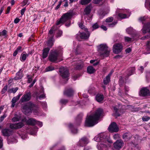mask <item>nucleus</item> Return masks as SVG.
<instances>
[{
  "instance_id": "1",
  "label": "nucleus",
  "mask_w": 150,
  "mask_h": 150,
  "mask_svg": "<svg viewBox=\"0 0 150 150\" xmlns=\"http://www.w3.org/2000/svg\"><path fill=\"white\" fill-rule=\"evenodd\" d=\"M103 109L99 108L97 109L95 114L91 115L86 118L85 126L87 127H91L97 123V121L103 112Z\"/></svg>"
},
{
  "instance_id": "2",
  "label": "nucleus",
  "mask_w": 150,
  "mask_h": 150,
  "mask_svg": "<svg viewBox=\"0 0 150 150\" xmlns=\"http://www.w3.org/2000/svg\"><path fill=\"white\" fill-rule=\"evenodd\" d=\"M98 141L100 142L98 147L99 150H107L108 147L110 146V143L112 142L109 141L108 137H106V134L101 133L98 137Z\"/></svg>"
},
{
  "instance_id": "3",
  "label": "nucleus",
  "mask_w": 150,
  "mask_h": 150,
  "mask_svg": "<svg viewBox=\"0 0 150 150\" xmlns=\"http://www.w3.org/2000/svg\"><path fill=\"white\" fill-rule=\"evenodd\" d=\"M73 15V14L72 12H68L64 13L59 20L57 21L56 25L63 24L66 21L71 19Z\"/></svg>"
},
{
  "instance_id": "4",
  "label": "nucleus",
  "mask_w": 150,
  "mask_h": 150,
  "mask_svg": "<svg viewBox=\"0 0 150 150\" xmlns=\"http://www.w3.org/2000/svg\"><path fill=\"white\" fill-rule=\"evenodd\" d=\"M98 51L100 54V57H107L109 54L110 50L106 44H102L98 47Z\"/></svg>"
},
{
  "instance_id": "5",
  "label": "nucleus",
  "mask_w": 150,
  "mask_h": 150,
  "mask_svg": "<svg viewBox=\"0 0 150 150\" xmlns=\"http://www.w3.org/2000/svg\"><path fill=\"white\" fill-rule=\"evenodd\" d=\"M59 52L57 50H55L51 52L49 55L48 59L51 62L57 63L60 61L62 60V59H60L58 58Z\"/></svg>"
},
{
  "instance_id": "6",
  "label": "nucleus",
  "mask_w": 150,
  "mask_h": 150,
  "mask_svg": "<svg viewBox=\"0 0 150 150\" xmlns=\"http://www.w3.org/2000/svg\"><path fill=\"white\" fill-rule=\"evenodd\" d=\"M34 105L30 102L23 107V112L26 115H28L31 113Z\"/></svg>"
},
{
  "instance_id": "7",
  "label": "nucleus",
  "mask_w": 150,
  "mask_h": 150,
  "mask_svg": "<svg viewBox=\"0 0 150 150\" xmlns=\"http://www.w3.org/2000/svg\"><path fill=\"white\" fill-rule=\"evenodd\" d=\"M86 33L84 32L80 33L77 34L76 35V38L79 41H80V39L86 40L88 39L90 35V33L88 30Z\"/></svg>"
},
{
  "instance_id": "8",
  "label": "nucleus",
  "mask_w": 150,
  "mask_h": 150,
  "mask_svg": "<svg viewBox=\"0 0 150 150\" xmlns=\"http://www.w3.org/2000/svg\"><path fill=\"white\" fill-rule=\"evenodd\" d=\"M61 76L63 78H67L69 75V70L67 67H61L59 69Z\"/></svg>"
},
{
  "instance_id": "9",
  "label": "nucleus",
  "mask_w": 150,
  "mask_h": 150,
  "mask_svg": "<svg viewBox=\"0 0 150 150\" xmlns=\"http://www.w3.org/2000/svg\"><path fill=\"white\" fill-rule=\"evenodd\" d=\"M109 131L111 132H117L119 130V128L115 122H112L108 128Z\"/></svg>"
},
{
  "instance_id": "10",
  "label": "nucleus",
  "mask_w": 150,
  "mask_h": 150,
  "mask_svg": "<svg viewBox=\"0 0 150 150\" xmlns=\"http://www.w3.org/2000/svg\"><path fill=\"white\" fill-rule=\"evenodd\" d=\"M122 50V46L120 43L116 44L113 46V52L116 54L120 52Z\"/></svg>"
},
{
  "instance_id": "11",
  "label": "nucleus",
  "mask_w": 150,
  "mask_h": 150,
  "mask_svg": "<svg viewBox=\"0 0 150 150\" xmlns=\"http://www.w3.org/2000/svg\"><path fill=\"white\" fill-rule=\"evenodd\" d=\"M31 98L30 93L29 92L26 93L21 97L20 102L21 103H23L29 100Z\"/></svg>"
},
{
  "instance_id": "12",
  "label": "nucleus",
  "mask_w": 150,
  "mask_h": 150,
  "mask_svg": "<svg viewBox=\"0 0 150 150\" xmlns=\"http://www.w3.org/2000/svg\"><path fill=\"white\" fill-rule=\"evenodd\" d=\"M22 122H25L28 125H34L36 124L37 120L33 118H30L27 120L26 118H24L22 120Z\"/></svg>"
},
{
  "instance_id": "13",
  "label": "nucleus",
  "mask_w": 150,
  "mask_h": 150,
  "mask_svg": "<svg viewBox=\"0 0 150 150\" xmlns=\"http://www.w3.org/2000/svg\"><path fill=\"white\" fill-rule=\"evenodd\" d=\"M23 122H20L17 123L11 124L10 125V127L11 129H18L24 126Z\"/></svg>"
},
{
  "instance_id": "14",
  "label": "nucleus",
  "mask_w": 150,
  "mask_h": 150,
  "mask_svg": "<svg viewBox=\"0 0 150 150\" xmlns=\"http://www.w3.org/2000/svg\"><path fill=\"white\" fill-rule=\"evenodd\" d=\"M139 94L143 96H150L149 90L146 88H142L140 91Z\"/></svg>"
},
{
  "instance_id": "15",
  "label": "nucleus",
  "mask_w": 150,
  "mask_h": 150,
  "mask_svg": "<svg viewBox=\"0 0 150 150\" xmlns=\"http://www.w3.org/2000/svg\"><path fill=\"white\" fill-rule=\"evenodd\" d=\"M1 132L4 136L8 137L12 134V131L9 129H4L2 130Z\"/></svg>"
},
{
  "instance_id": "16",
  "label": "nucleus",
  "mask_w": 150,
  "mask_h": 150,
  "mask_svg": "<svg viewBox=\"0 0 150 150\" xmlns=\"http://www.w3.org/2000/svg\"><path fill=\"white\" fill-rule=\"evenodd\" d=\"M142 30L144 34L150 32V22L144 24Z\"/></svg>"
},
{
  "instance_id": "17",
  "label": "nucleus",
  "mask_w": 150,
  "mask_h": 150,
  "mask_svg": "<svg viewBox=\"0 0 150 150\" xmlns=\"http://www.w3.org/2000/svg\"><path fill=\"white\" fill-rule=\"evenodd\" d=\"M123 144V142L122 140H117L114 143V147L115 149H118L121 147Z\"/></svg>"
},
{
  "instance_id": "18",
  "label": "nucleus",
  "mask_w": 150,
  "mask_h": 150,
  "mask_svg": "<svg viewBox=\"0 0 150 150\" xmlns=\"http://www.w3.org/2000/svg\"><path fill=\"white\" fill-rule=\"evenodd\" d=\"M132 137V135L129 132H127L123 134L122 138L126 141L130 140Z\"/></svg>"
},
{
  "instance_id": "19",
  "label": "nucleus",
  "mask_w": 150,
  "mask_h": 150,
  "mask_svg": "<svg viewBox=\"0 0 150 150\" xmlns=\"http://www.w3.org/2000/svg\"><path fill=\"white\" fill-rule=\"evenodd\" d=\"M22 95L21 94H20L18 95L16 97H14L13 98H12V100H11V102L12 103V105H11V107L12 108H13L15 105V103L16 102L19 100V99L20 97Z\"/></svg>"
},
{
  "instance_id": "20",
  "label": "nucleus",
  "mask_w": 150,
  "mask_h": 150,
  "mask_svg": "<svg viewBox=\"0 0 150 150\" xmlns=\"http://www.w3.org/2000/svg\"><path fill=\"white\" fill-rule=\"evenodd\" d=\"M74 93V91L71 88L67 89L64 92V94L68 97H70L73 96Z\"/></svg>"
},
{
  "instance_id": "21",
  "label": "nucleus",
  "mask_w": 150,
  "mask_h": 150,
  "mask_svg": "<svg viewBox=\"0 0 150 150\" xmlns=\"http://www.w3.org/2000/svg\"><path fill=\"white\" fill-rule=\"evenodd\" d=\"M50 50V48L49 47L45 48L43 50L42 57L43 58L45 59L47 57Z\"/></svg>"
},
{
  "instance_id": "22",
  "label": "nucleus",
  "mask_w": 150,
  "mask_h": 150,
  "mask_svg": "<svg viewBox=\"0 0 150 150\" xmlns=\"http://www.w3.org/2000/svg\"><path fill=\"white\" fill-rule=\"evenodd\" d=\"M21 69H20L16 73V76L13 79L15 80L20 79L23 76L22 71H21Z\"/></svg>"
},
{
  "instance_id": "23",
  "label": "nucleus",
  "mask_w": 150,
  "mask_h": 150,
  "mask_svg": "<svg viewBox=\"0 0 150 150\" xmlns=\"http://www.w3.org/2000/svg\"><path fill=\"white\" fill-rule=\"evenodd\" d=\"M104 97L103 94H98L96 96V100L99 103H103Z\"/></svg>"
},
{
  "instance_id": "24",
  "label": "nucleus",
  "mask_w": 150,
  "mask_h": 150,
  "mask_svg": "<svg viewBox=\"0 0 150 150\" xmlns=\"http://www.w3.org/2000/svg\"><path fill=\"white\" fill-rule=\"evenodd\" d=\"M135 71V68L134 67L130 68L128 70L127 76L125 77L126 80L128 79V77L133 74Z\"/></svg>"
},
{
  "instance_id": "25",
  "label": "nucleus",
  "mask_w": 150,
  "mask_h": 150,
  "mask_svg": "<svg viewBox=\"0 0 150 150\" xmlns=\"http://www.w3.org/2000/svg\"><path fill=\"white\" fill-rule=\"evenodd\" d=\"M81 142H83L84 144H86L88 142V140L86 137H84L81 138L79 141V145L80 146H83V144H81Z\"/></svg>"
},
{
  "instance_id": "26",
  "label": "nucleus",
  "mask_w": 150,
  "mask_h": 150,
  "mask_svg": "<svg viewBox=\"0 0 150 150\" xmlns=\"http://www.w3.org/2000/svg\"><path fill=\"white\" fill-rule=\"evenodd\" d=\"M112 74V73L109 74L106 76L105 78H104L103 80V82L104 84H107L110 81V76Z\"/></svg>"
},
{
  "instance_id": "27",
  "label": "nucleus",
  "mask_w": 150,
  "mask_h": 150,
  "mask_svg": "<svg viewBox=\"0 0 150 150\" xmlns=\"http://www.w3.org/2000/svg\"><path fill=\"white\" fill-rule=\"evenodd\" d=\"M87 71L88 73L91 74L94 73L96 70L93 67L90 66L87 67Z\"/></svg>"
},
{
  "instance_id": "28",
  "label": "nucleus",
  "mask_w": 150,
  "mask_h": 150,
  "mask_svg": "<svg viewBox=\"0 0 150 150\" xmlns=\"http://www.w3.org/2000/svg\"><path fill=\"white\" fill-rule=\"evenodd\" d=\"M91 10V6H87L84 10L85 14L86 15L89 14L90 13Z\"/></svg>"
},
{
  "instance_id": "29",
  "label": "nucleus",
  "mask_w": 150,
  "mask_h": 150,
  "mask_svg": "<svg viewBox=\"0 0 150 150\" xmlns=\"http://www.w3.org/2000/svg\"><path fill=\"white\" fill-rule=\"evenodd\" d=\"M79 27L82 30H84L85 31H87L88 29L86 28L84 25H83V23L81 22H79L78 23Z\"/></svg>"
},
{
  "instance_id": "30",
  "label": "nucleus",
  "mask_w": 150,
  "mask_h": 150,
  "mask_svg": "<svg viewBox=\"0 0 150 150\" xmlns=\"http://www.w3.org/2000/svg\"><path fill=\"white\" fill-rule=\"evenodd\" d=\"M99 27V25L98 23H96L92 25V27L90 28V29L92 31H93L94 30L98 28Z\"/></svg>"
},
{
  "instance_id": "31",
  "label": "nucleus",
  "mask_w": 150,
  "mask_h": 150,
  "mask_svg": "<svg viewBox=\"0 0 150 150\" xmlns=\"http://www.w3.org/2000/svg\"><path fill=\"white\" fill-rule=\"evenodd\" d=\"M53 38H50V39L48 41L47 46V47L50 48L53 45Z\"/></svg>"
},
{
  "instance_id": "32",
  "label": "nucleus",
  "mask_w": 150,
  "mask_h": 150,
  "mask_svg": "<svg viewBox=\"0 0 150 150\" xmlns=\"http://www.w3.org/2000/svg\"><path fill=\"white\" fill-rule=\"evenodd\" d=\"M22 47L21 46H18L15 50L13 53V56H16L18 53L22 51Z\"/></svg>"
},
{
  "instance_id": "33",
  "label": "nucleus",
  "mask_w": 150,
  "mask_h": 150,
  "mask_svg": "<svg viewBox=\"0 0 150 150\" xmlns=\"http://www.w3.org/2000/svg\"><path fill=\"white\" fill-rule=\"evenodd\" d=\"M23 52L21 55L20 59L21 61H24L25 60L27 57L29 56V54H23Z\"/></svg>"
},
{
  "instance_id": "34",
  "label": "nucleus",
  "mask_w": 150,
  "mask_h": 150,
  "mask_svg": "<svg viewBox=\"0 0 150 150\" xmlns=\"http://www.w3.org/2000/svg\"><path fill=\"white\" fill-rule=\"evenodd\" d=\"M91 1V0H81L80 3L82 5H85L89 3Z\"/></svg>"
},
{
  "instance_id": "35",
  "label": "nucleus",
  "mask_w": 150,
  "mask_h": 150,
  "mask_svg": "<svg viewBox=\"0 0 150 150\" xmlns=\"http://www.w3.org/2000/svg\"><path fill=\"white\" fill-rule=\"evenodd\" d=\"M54 30L52 28L49 31L48 34V36L50 38H53L54 36Z\"/></svg>"
},
{
  "instance_id": "36",
  "label": "nucleus",
  "mask_w": 150,
  "mask_h": 150,
  "mask_svg": "<svg viewBox=\"0 0 150 150\" xmlns=\"http://www.w3.org/2000/svg\"><path fill=\"white\" fill-rule=\"evenodd\" d=\"M83 67V64L81 62V64L77 65L75 68L76 69L80 70L82 69Z\"/></svg>"
},
{
  "instance_id": "37",
  "label": "nucleus",
  "mask_w": 150,
  "mask_h": 150,
  "mask_svg": "<svg viewBox=\"0 0 150 150\" xmlns=\"http://www.w3.org/2000/svg\"><path fill=\"white\" fill-rule=\"evenodd\" d=\"M114 110L115 111V113L114 114L115 116L116 117L119 116L120 115V114L117 111V108L115 107H114Z\"/></svg>"
},
{
  "instance_id": "38",
  "label": "nucleus",
  "mask_w": 150,
  "mask_h": 150,
  "mask_svg": "<svg viewBox=\"0 0 150 150\" xmlns=\"http://www.w3.org/2000/svg\"><path fill=\"white\" fill-rule=\"evenodd\" d=\"M54 68L53 67L50 66L46 68V71H51L54 70Z\"/></svg>"
},
{
  "instance_id": "39",
  "label": "nucleus",
  "mask_w": 150,
  "mask_h": 150,
  "mask_svg": "<svg viewBox=\"0 0 150 150\" xmlns=\"http://www.w3.org/2000/svg\"><path fill=\"white\" fill-rule=\"evenodd\" d=\"M8 89V86L7 85L5 86L2 89L1 93L2 94L4 93L7 91Z\"/></svg>"
},
{
  "instance_id": "40",
  "label": "nucleus",
  "mask_w": 150,
  "mask_h": 150,
  "mask_svg": "<svg viewBox=\"0 0 150 150\" xmlns=\"http://www.w3.org/2000/svg\"><path fill=\"white\" fill-rule=\"evenodd\" d=\"M146 50L147 51H148L149 53H150V40L147 41L146 44Z\"/></svg>"
},
{
  "instance_id": "41",
  "label": "nucleus",
  "mask_w": 150,
  "mask_h": 150,
  "mask_svg": "<svg viewBox=\"0 0 150 150\" xmlns=\"http://www.w3.org/2000/svg\"><path fill=\"white\" fill-rule=\"evenodd\" d=\"M20 119V117L19 116H17L13 117L12 120L13 122H14L16 121H18Z\"/></svg>"
},
{
  "instance_id": "42",
  "label": "nucleus",
  "mask_w": 150,
  "mask_h": 150,
  "mask_svg": "<svg viewBox=\"0 0 150 150\" xmlns=\"http://www.w3.org/2000/svg\"><path fill=\"white\" fill-rule=\"evenodd\" d=\"M7 34V31L5 30H3L1 32H0V36H5Z\"/></svg>"
},
{
  "instance_id": "43",
  "label": "nucleus",
  "mask_w": 150,
  "mask_h": 150,
  "mask_svg": "<svg viewBox=\"0 0 150 150\" xmlns=\"http://www.w3.org/2000/svg\"><path fill=\"white\" fill-rule=\"evenodd\" d=\"M126 31L128 33L130 34L133 32V29L131 27H129L127 29Z\"/></svg>"
},
{
  "instance_id": "44",
  "label": "nucleus",
  "mask_w": 150,
  "mask_h": 150,
  "mask_svg": "<svg viewBox=\"0 0 150 150\" xmlns=\"http://www.w3.org/2000/svg\"><path fill=\"white\" fill-rule=\"evenodd\" d=\"M119 84L120 85L122 86V85L123 83H124V80H123V77L120 76L119 77Z\"/></svg>"
},
{
  "instance_id": "45",
  "label": "nucleus",
  "mask_w": 150,
  "mask_h": 150,
  "mask_svg": "<svg viewBox=\"0 0 150 150\" xmlns=\"http://www.w3.org/2000/svg\"><path fill=\"white\" fill-rule=\"evenodd\" d=\"M150 119V117L147 116H144L142 118V119L144 121H148Z\"/></svg>"
},
{
  "instance_id": "46",
  "label": "nucleus",
  "mask_w": 150,
  "mask_h": 150,
  "mask_svg": "<svg viewBox=\"0 0 150 150\" xmlns=\"http://www.w3.org/2000/svg\"><path fill=\"white\" fill-rule=\"evenodd\" d=\"M82 117L81 115H78L76 118V121L79 122V124L81 122Z\"/></svg>"
},
{
  "instance_id": "47",
  "label": "nucleus",
  "mask_w": 150,
  "mask_h": 150,
  "mask_svg": "<svg viewBox=\"0 0 150 150\" xmlns=\"http://www.w3.org/2000/svg\"><path fill=\"white\" fill-rule=\"evenodd\" d=\"M18 87H16L15 88H13L10 90L11 92L13 93H15L16 91L18 90Z\"/></svg>"
},
{
  "instance_id": "48",
  "label": "nucleus",
  "mask_w": 150,
  "mask_h": 150,
  "mask_svg": "<svg viewBox=\"0 0 150 150\" xmlns=\"http://www.w3.org/2000/svg\"><path fill=\"white\" fill-rule=\"evenodd\" d=\"M62 34V30H58L56 35V37L58 38L60 37Z\"/></svg>"
},
{
  "instance_id": "49",
  "label": "nucleus",
  "mask_w": 150,
  "mask_h": 150,
  "mask_svg": "<svg viewBox=\"0 0 150 150\" xmlns=\"http://www.w3.org/2000/svg\"><path fill=\"white\" fill-rule=\"evenodd\" d=\"M118 16L121 18H126L127 17V15L125 14L119 13L118 14Z\"/></svg>"
},
{
  "instance_id": "50",
  "label": "nucleus",
  "mask_w": 150,
  "mask_h": 150,
  "mask_svg": "<svg viewBox=\"0 0 150 150\" xmlns=\"http://www.w3.org/2000/svg\"><path fill=\"white\" fill-rule=\"evenodd\" d=\"M60 102L62 104H65L68 102V101L67 100L62 99L60 100Z\"/></svg>"
},
{
  "instance_id": "51",
  "label": "nucleus",
  "mask_w": 150,
  "mask_h": 150,
  "mask_svg": "<svg viewBox=\"0 0 150 150\" xmlns=\"http://www.w3.org/2000/svg\"><path fill=\"white\" fill-rule=\"evenodd\" d=\"M113 20V18L112 17H110L107 18L106 20V22H112Z\"/></svg>"
},
{
  "instance_id": "52",
  "label": "nucleus",
  "mask_w": 150,
  "mask_h": 150,
  "mask_svg": "<svg viewBox=\"0 0 150 150\" xmlns=\"http://www.w3.org/2000/svg\"><path fill=\"white\" fill-rule=\"evenodd\" d=\"M150 38V34L149 35H146L141 38V39L142 40H144L146 39H149Z\"/></svg>"
},
{
  "instance_id": "53",
  "label": "nucleus",
  "mask_w": 150,
  "mask_h": 150,
  "mask_svg": "<svg viewBox=\"0 0 150 150\" xmlns=\"http://www.w3.org/2000/svg\"><path fill=\"white\" fill-rule=\"evenodd\" d=\"M124 38L125 41L127 42H129L131 41L132 40V38L128 37H125Z\"/></svg>"
},
{
  "instance_id": "54",
  "label": "nucleus",
  "mask_w": 150,
  "mask_h": 150,
  "mask_svg": "<svg viewBox=\"0 0 150 150\" xmlns=\"http://www.w3.org/2000/svg\"><path fill=\"white\" fill-rule=\"evenodd\" d=\"M117 23V21H114L112 23L109 24V27H113Z\"/></svg>"
},
{
  "instance_id": "55",
  "label": "nucleus",
  "mask_w": 150,
  "mask_h": 150,
  "mask_svg": "<svg viewBox=\"0 0 150 150\" xmlns=\"http://www.w3.org/2000/svg\"><path fill=\"white\" fill-rule=\"evenodd\" d=\"M146 19L145 17H141L139 18V21L141 22H142V23L143 24V22L145 21Z\"/></svg>"
},
{
  "instance_id": "56",
  "label": "nucleus",
  "mask_w": 150,
  "mask_h": 150,
  "mask_svg": "<svg viewBox=\"0 0 150 150\" xmlns=\"http://www.w3.org/2000/svg\"><path fill=\"white\" fill-rule=\"evenodd\" d=\"M6 116V115L4 114L3 116L0 117V122H2L4 120V118Z\"/></svg>"
},
{
  "instance_id": "57",
  "label": "nucleus",
  "mask_w": 150,
  "mask_h": 150,
  "mask_svg": "<svg viewBox=\"0 0 150 150\" xmlns=\"http://www.w3.org/2000/svg\"><path fill=\"white\" fill-rule=\"evenodd\" d=\"M62 2V1H60L59 2L58 5L55 8V10H57L59 8L61 5V4Z\"/></svg>"
},
{
  "instance_id": "58",
  "label": "nucleus",
  "mask_w": 150,
  "mask_h": 150,
  "mask_svg": "<svg viewBox=\"0 0 150 150\" xmlns=\"http://www.w3.org/2000/svg\"><path fill=\"white\" fill-rule=\"evenodd\" d=\"M26 10V8H23L21 9V15H23L24 12H25V11Z\"/></svg>"
},
{
  "instance_id": "59",
  "label": "nucleus",
  "mask_w": 150,
  "mask_h": 150,
  "mask_svg": "<svg viewBox=\"0 0 150 150\" xmlns=\"http://www.w3.org/2000/svg\"><path fill=\"white\" fill-rule=\"evenodd\" d=\"M28 0H24L22 2V4H23V6H24L26 5L28 2Z\"/></svg>"
},
{
  "instance_id": "60",
  "label": "nucleus",
  "mask_w": 150,
  "mask_h": 150,
  "mask_svg": "<svg viewBox=\"0 0 150 150\" xmlns=\"http://www.w3.org/2000/svg\"><path fill=\"white\" fill-rule=\"evenodd\" d=\"M20 19H19L18 18H16L14 20V22L15 23L17 24V23H18L20 21Z\"/></svg>"
},
{
  "instance_id": "61",
  "label": "nucleus",
  "mask_w": 150,
  "mask_h": 150,
  "mask_svg": "<svg viewBox=\"0 0 150 150\" xmlns=\"http://www.w3.org/2000/svg\"><path fill=\"white\" fill-rule=\"evenodd\" d=\"M36 124L38 125L40 127H42V123L41 122L38 121H37Z\"/></svg>"
},
{
  "instance_id": "62",
  "label": "nucleus",
  "mask_w": 150,
  "mask_h": 150,
  "mask_svg": "<svg viewBox=\"0 0 150 150\" xmlns=\"http://www.w3.org/2000/svg\"><path fill=\"white\" fill-rule=\"evenodd\" d=\"M3 140L2 138L1 137H0V148L2 147V143Z\"/></svg>"
},
{
  "instance_id": "63",
  "label": "nucleus",
  "mask_w": 150,
  "mask_h": 150,
  "mask_svg": "<svg viewBox=\"0 0 150 150\" xmlns=\"http://www.w3.org/2000/svg\"><path fill=\"white\" fill-rule=\"evenodd\" d=\"M131 49L130 47H129L127 48L126 50V52L127 53H129L131 52Z\"/></svg>"
},
{
  "instance_id": "64",
  "label": "nucleus",
  "mask_w": 150,
  "mask_h": 150,
  "mask_svg": "<svg viewBox=\"0 0 150 150\" xmlns=\"http://www.w3.org/2000/svg\"><path fill=\"white\" fill-rule=\"evenodd\" d=\"M100 27L104 30H107V28L105 26L102 25Z\"/></svg>"
}]
</instances>
